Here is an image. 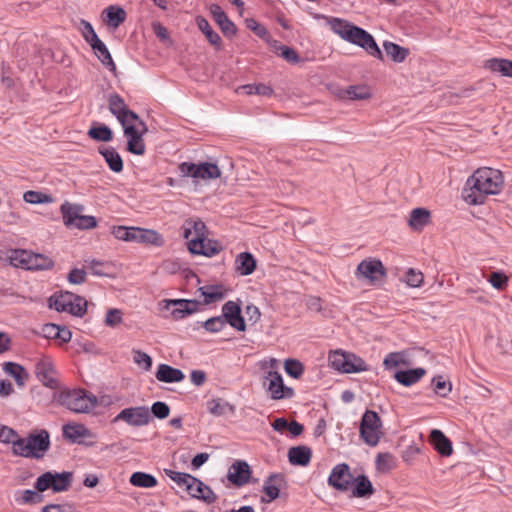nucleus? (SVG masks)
<instances>
[{"mask_svg": "<svg viewBox=\"0 0 512 512\" xmlns=\"http://www.w3.org/2000/svg\"><path fill=\"white\" fill-rule=\"evenodd\" d=\"M37 490H23L19 496L15 497V500L19 504H37L42 501L43 497L38 493Z\"/></svg>", "mask_w": 512, "mask_h": 512, "instance_id": "obj_52", "label": "nucleus"}, {"mask_svg": "<svg viewBox=\"0 0 512 512\" xmlns=\"http://www.w3.org/2000/svg\"><path fill=\"white\" fill-rule=\"evenodd\" d=\"M136 233L135 242L137 243L152 244L155 246H162L164 243L163 237L155 230L138 227Z\"/></svg>", "mask_w": 512, "mask_h": 512, "instance_id": "obj_40", "label": "nucleus"}, {"mask_svg": "<svg viewBox=\"0 0 512 512\" xmlns=\"http://www.w3.org/2000/svg\"><path fill=\"white\" fill-rule=\"evenodd\" d=\"M430 443L443 457H448L453 452L451 440L439 429H433L430 433Z\"/></svg>", "mask_w": 512, "mask_h": 512, "instance_id": "obj_27", "label": "nucleus"}, {"mask_svg": "<svg viewBox=\"0 0 512 512\" xmlns=\"http://www.w3.org/2000/svg\"><path fill=\"white\" fill-rule=\"evenodd\" d=\"M129 481L133 486L141 488H153L158 484L155 476L141 471L134 472Z\"/></svg>", "mask_w": 512, "mask_h": 512, "instance_id": "obj_43", "label": "nucleus"}, {"mask_svg": "<svg viewBox=\"0 0 512 512\" xmlns=\"http://www.w3.org/2000/svg\"><path fill=\"white\" fill-rule=\"evenodd\" d=\"M329 361L332 368L343 373H359L367 370L365 361L352 353L335 351L329 356Z\"/></svg>", "mask_w": 512, "mask_h": 512, "instance_id": "obj_9", "label": "nucleus"}, {"mask_svg": "<svg viewBox=\"0 0 512 512\" xmlns=\"http://www.w3.org/2000/svg\"><path fill=\"white\" fill-rule=\"evenodd\" d=\"M342 97L349 100H365L371 97V93L367 86L352 85L344 90Z\"/></svg>", "mask_w": 512, "mask_h": 512, "instance_id": "obj_47", "label": "nucleus"}, {"mask_svg": "<svg viewBox=\"0 0 512 512\" xmlns=\"http://www.w3.org/2000/svg\"><path fill=\"white\" fill-rule=\"evenodd\" d=\"M284 369L294 379H299L304 373V365L297 359H287L284 363Z\"/></svg>", "mask_w": 512, "mask_h": 512, "instance_id": "obj_51", "label": "nucleus"}, {"mask_svg": "<svg viewBox=\"0 0 512 512\" xmlns=\"http://www.w3.org/2000/svg\"><path fill=\"white\" fill-rule=\"evenodd\" d=\"M101 18L109 28L116 29L125 21L126 12L120 6L110 5L102 11Z\"/></svg>", "mask_w": 512, "mask_h": 512, "instance_id": "obj_26", "label": "nucleus"}, {"mask_svg": "<svg viewBox=\"0 0 512 512\" xmlns=\"http://www.w3.org/2000/svg\"><path fill=\"white\" fill-rule=\"evenodd\" d=\"M63 437L71 443H81V438L91 436V432L83 424L68 423L62 427Z\"/></svg>", "mask_w": 512, "mask_h": 512, "instance_id": "obj_28", "label": "nucleus"}, {"mask_svg": "<svg viewBox=\"0 0 512 512\" xmlns=\"http://www.w3.org/2000/svg\"><path fill=\"white\" fill-rule=\"evenodd\" d=\"M386 275L387 273L383 263L376 258H366L362 260L355 271L357 279H364L370 285L380 284Z\"/></svg>", "mask_w": 512, "mask_h": 512, "instance_id": "obj_8", "label": "nucleus"}, {"mask_svg": "<svg viewBox=\"0 0 512 512\" xmlns=\"http://www.w3.org/2000/svg\"><path fill=\"white\" fill-rule=\"evenodd\" d=\"M353 478L349 465L339 463L332 468L328 477V485L338 491L347 492L352 488Z\"/></svg>", "mask_w": 512, "mask_h": 512, "instance_id": "obj_14", "label": "nucleus"}, {"mask_svg": "<svg viewBox=\"0 0 512 512\" xmlns=\"http://www.w3.org/2000/svg\"><path fill=\"white\" fill-rule=\"evenodd\" d=\"M108 108L110 113L114 115L117 120H119V118L123 116L126 111L129 110L124 99L117 93H112L109 95Z\"/></svg>", "mask_w": 512, "mask_h": 512, "instance_id": "obj_44", "label": "nucleus"}, {"mask_svg": "<svg viewBox=\"0 0 512 512\" xmlns=\"http://www.w3.org/2000/svg\"><path fill=\"white\" fill-rule=\"evenodd\" d=\"M189 251L192 254L203 255L206 257H212L217 255L222 247L217 241L207 239V236L203 238H191L188 242Z\"/></svg>", "mask_w": 512, "mask_h": 512, "instance_id": "obj_22", "label": "nucleus"}, {"mask_svg": "<svg viewBox=\"0 0 512 512\" xmlns=\"http://www.w3.org/2000/svg\"><path fill=\"white\" fill-rule=\"evenodd\" d=\"M207 410L214 416H222L229 412H234V407L221 398H214L207 402Z\"/></svg>", "mask_w": 512, "mask_h": 512, "instance_id": "obj_45", "label": "nucleus"}, {"mask_svg": "<svg viewBox=\"0 0 512 512\" xmlns=\"http://www.w3.org/2000/svg\"><path fill=\"white\" fill-rule=\"evenodd\" d=\"M350 490L352 497L364 499L370 498L375 492L372 482L364 474L353 478V485Z\"/></svg>", "mask_w": 512, "mask_h": 512, "instance_id": "obj_25", "label": "nucleus"}, {"mask_svg": "<svg viewBox=\"0 0 512 512\" xmlns=\"http://www.w3.org/2000/svg\"><path fill=\"white\" fill-rule=\"evenodd\" d=\"M280 50V56L285 59L287 62L296 64L300 61V58L297 52L288 46L281 45L278 48Z\"/></svg>", "mask_w": 512, "mask_h": 512, "instance_id": "obj_63", "label": "nucleus"}, {"mask_svg": "<svg viewBox=\"0 0 512 512\" xmlns=\"http://www.w3.org/2000/svg\"><path fill=\"white\" fill-rule=\"evenodd\" d=\"M312 458V450L305 445L291 447L288 451V460L292 465L307 466Z\"/></svg>", "mask_w": 512, "mask_h": 512, "instance_id": "obj_30", "label": "nucleus"}, {"mask_svg": "<svg viewBox=\"0 0 512 512\" xmlns=\"http://www.w3.org/2000/svg\"><path fill=\"white\" fill-rule=\"evenodd\" d=\"M73 482V473L64 471L61 473L47 471L40 475L35 482V489L44 492L51 489L55 493L69 490Z\"/></svg>", "mask_w": 512, "mask_h": 512, "instance_id": "obj_6", "label": "nucleus"}, {"mask_svg": "<svg viewBox=\"0 0 512 512\" xmlns=\"http://www.w3.org/2000/svg\"><path fill=\"white\" fill-rule=\"evenodd\" d=\"M508 277L500 271L492 272L488 278V282L497 290H504L508 285Z\"/></svg>", "mask_w": 512, "mask_h": 512, "instance_id": "obj_57", "label": "nucleus"}, {"mask_svg": "<svg viewBox=\"0 0 512 512\" xmlns=\"http://www.w3.org/2000/svg\"><path fill=\"white\" fill-rule=\"evenodd\" d=\"M119 123L121 124L123 131H125V127H140V121H142L137 113L132 110H128L124 113L123 116L119 118Z\"/></svg>", "mask_w": 512, "mask_h": 512, "instance_id": "obj_56", "label": "nucleus"}, {"mask_svg": "<svg viewBox=\"0 0 512 512\" xmlns=\"http://www.w3.org/2000/svg\"><path fill=\"white\" fill-rule=\"evenodd\" d=\"M235 269L242 276L252 274L256 269V259L250 252H242L235 259Z\"/></svg>", "mask_w": 512, "mask_h": 512, "instance_id": "obj_34", "label": "nucleus"}, {"mask_svg": "<svg viewBox=\"0 0 512 512\" xmlns=\"http://www.w3.org/2000/svg\"><path fill=\"white\" fill-rule=\"evenodd\" d=\"M140 127H125L123 131L124 136L127 138V151L142 156L146 152V146L143 140V135L147 133L148 128L144 121H140Z\"/></svg>", "mask_w": 512, "mask_h": 512, "instance_id": "obj_15", "label": "nucleus"}, {"mask_svg": "<svg viewBox=\"0 0 512 512\" xmlns=\"http://www.w3.org/2000/svg\"><path fill=\"white\" fill-rule=\"evenodd\" d=\"M99 153L104 157L105 162L111 171L115 173H120L123 171V160L115 148H100Z\"/></svg>", "mask_w": 512, "mask_h": 512, "instance_id": "obj_38", "label": "nucleus"}, {"mask_svg": "<svg viewBox=\"0 0 512 512\" xmlns=\"http://www.w3.org/2000/svg\"><path fill=\"white\" fill-rule=\"evenodd\" d=\"M49 307L58 312H67L76 317H83L87 311L85 298L72 292L55 293L49 298Z\"/></svg>", "mask_w": 512, "mask_h": 512, "instance_id": "obj_4", "label": "nucleus"}, {"mask_svg": "<svg viewBox=\"0 0 512 512\" xmlns=\"http://www.w3.org/2000/svg\"><path fill=\"white\" fill-rule=\"evenodd\" d=\"M361 439L371 447L377 446L382 432V421L378 413L373 410H366L362 415L359 427Z\"/></svg>", "mask_w": 512, "mask_h": 512, "instance_id": "obj_7", "label": "nucleus"}, {"mask_svg": "<svg viewBox=\"0 0 512 512\" xmlns=\"http://www.w3.org/2000/svg\"><path fill=\"white\" fill-rule=\"evenodd\" d=\"M50 448V435L45 429L30 433L13 443V454L25 458H42Z\"/></svg>", "mask_w": 512, "mask_h": 512, "instance_id": "obj_2", "label": "nucleus"}, {"mask_svg": "<svg viewBox=\"0 0 512 512\" xmlns=\"http://www.w3.org/2000/svg\"><path fill=\"white\" fill-rule=\"evenodd\" d=\"M24 201L30 204H42L52 202V197L48 194L38 191H27L23 195Z\"/></svg>", "mask_w": 512, "mask_h": 512, "instance_id": "obj_54", "label": "nucleus"}, {"mask_svg": "<svg viewBox=\"0 0 512 512\" xmlns=\"http://www.w3.org/2000/svg\"><path fill=\"white\" fill-rule=\"evenodd\" d=\"M3 370L6 374L13 377L16 381V384L20 387L25 385V382L29 377L25 368L22 365L15 362L4 363Z\"/></svg>", "mask_w": 512, "mask_h": 512, "instance_id": "obj_39", "label": "nucleus"}, {"mask_svg": "<svg viewBox=\"0 0 512 512\" xmlns=\"http://www.w3.org/2000/svg\"><path fill=\"white\" fill-rule=\"evenodd\" d=\"M485 67L502 76L512 77V61L503 58H491L486 61Z\"/></svg>", "mask_w": 512, "mask_h": 512, "instance_id": "obj_41", "label": "nucleus"}, {"mask_svg": "<svg viewBox=\"0 0 512 512\" xmlns=\"http://www.w3.org/2000/svg\"><path fill=\"white\" fill-rule=\"evenodd\" d=\"M423 274L413 268H409L405 273V281L410 287H419L423 283Z\"/></svg>", "mask_w": 512, "mask_h": 512, "instance_id": "obj_59", "label": "nucleus"}, {"mask_svg": "<svg viewBox=\"0 0 512 512\" xmlns=\"http://www.w3.org/2000/svg\"><path fill=\"white\" fill-rule=\"evenodd\" d=\"M83 210H84V207L82 205L72 204L68 201H65L60 206V211H61L63 222H64L65 226L72 227L76 223L79 215L81 214V212Z\"/></svg>", "mask_w": 512, "mask_h": 512, "instance_id": "obj_37", "label": "nucleus"}, {"mask_svg": "<svg viewBox=\"0 0 512 512\" xmlns=\"http://www.w3.org/2000/svg\"><path fill=\"white\" fill-rule=\"evenodd\" d=\"M11 264L26 270H50L54 266V261L40 253L16 249L10 256Z\"/></svg>", "mask_w": 512, "mask_h": 512, "instance_id": "obj_5", "label": "nucleus"}, {"mask_svg": "<svg viewBox=\"0 0 512 512\" xmlns=\"http://www.w3.org/2000/svg\"><path fill=\"white\" fill-rule=\"evenodd\" d=\"M173 306L174 308L171 310V315L174 319L179 320L183 319L188 315H191L198 311L200 303L197 300H187V299H171L166 300V309H170Z\"/></svg>", "mask_w": 512, "mask_h": 512, "instance_id": "obj_20", "label": "nucleus"}, {"mask_svg": "<svg viewBox=\"0 0 512 512\" xmlns=\"http://www.w3.org/2000/svg\"><path fill=\"white\" fill-rule=\"evenodd\" d=\"M376 469L380 472H389L395 468V458L389 452L378 453L375 459Z\"/></svg>", "mask_w": 512, "mask_h": 512, "instance_id": "obj_49", "label": "nucleus"}, {"mask_svg": "<svg viewBox=\"0 0 512 512\" xmlns=\"http://www.w3.org/2000/svg\"><path fill=\"white\" fill-rule=\"evenodd\" d=\"M263 387L272 400L290 399L295 395L294 389L285 386L282 375L275 370H269L264 374Z\"/></svg>", "mask_w": 512, "mask_h": 512, "instance_id": "obj_10", "label": "nucleus"}, {"mask_svg": "<svg viewBox=\"0 0 512 512\" xmlns=\"http://www.w3.org/2000/svg\"><path fill=\"white\" fill-rule=\"evenodd\" d=\"M284 483V476L280 473L269 475L263 485V491L266 497H262L261 501L270 503L279 497L280 487Z\"/></svg>", "mask_w": 512, "mask_h": 512, "instance_id": "obj_24", "label": "nucleus"}, {"mask_svg": "<svg viewBox=\"0 0 512 512\" xmlns=\"http://www.w3.org/2000/svg\"><path fill=\"white\" fill-rule=\"evenodd\" d=\"M199 291L203 295L204 302L206 304H211L213 302L222 300L225 297V293L222 291V286L220 285L203 286L199 289Z\"/></svg>", "mask_w": 512, "mask_h": 512, "instance_id": "obj_46", "label": "nucleus"}, {"mask_svg": "<svg viewBox=\"0 0 512 512\" xmlns=\"http://www.w3.org/2000/svg\"><path fill=\"white\" fill-rule=\"evenodd\" d=\"M136 231H138V227L114 226L112 234L118 240L135 242Z\"/></svg>", "mask_w": 512, "mask_h": 512, "instance_id": "obj_50", "label": "nucleus"}, {"mask_svg": "<svg viewBox=\"0 0 512 512\" xmlns=\"http://www.w3.org/2000/svg\"><path fill=\"white\" fill-rule=\"evenodd\" d=\"M178 168L182 176L194 179L212 180L221 176L219 167L214 163L202 162L195 164L192 162H182Z\"/></svg>", "mask_w": 512, "mask_h": 512, "instance_id": "obj_11", "label": "nucleus"}, {"mask_svg": "<svg viewBox=\"0 0 512 512\" xmlns=\"http://www.w3.org/2000/svg\"><path fill=\"white\" fill-rule=\"evenodd\" d=\"M97 226V220L94 216L79 215L76 223L72 226L81 230L92 229Z\"/></svg>", "mask_w": 512, "mask_h": 512, "instance_id": "obj_61", "label": "nucleus"}, {"mask_svg": "<svg viewBox=\"0 0 512 512\" xmlns=\"http://www.w3.org/2000/svg\"><path fill=\"white\" fill-rule=\"evenodd\" d=\"M383 49L388 58L395 63H402L410 54V50L394 42L384 41Z\"/></svg>", "mask_w": 512, "mask_h": 512, "instance_id": "obj_36", "label": "nucleus"}, {"mask_svg": "<svg viewBox=\"0 0 512 512\" xmlns=\"http://www.w3.org/2000/svg\"><path fill=\"white\" fill-rule=\"evenodd\" d=\"M322 28L330 29L332 32H366L361 27L355 26L350 22L336 17H329L317 14L314 17Z\"/></svg>", "mask_w": 512, "mask_h": 512, "instance_id": "obj_19", "label": "nucleus"}, {"mask_svg": "<svg viewBox=\"0 0 512 512\" xmlns=\"http://www.w3.org/2000/svg\"><path fill=\"white\" fill-rule=\"evenodd\" d=\"M251 468L244 460H236L228 469L227 479L237 487L249 483L251 478Z\"/></svg>", "mask_w": 512, "mask_h": 512, "instance_id": "obj_21", "label": "nucleus"}, {"mask_svg": "<svg viewBox=\"0 0 512 512\" xmlns=\"http://www.w3.org/2000/svg\"><path fill=\"white\" fill-rule=\"evenodd\" d=\"M36 378L47 388L56 390L60 388L58 372L53 360L49 356H42L36 361L34 367Z\"/></svg>", "mask_w": 512, "mask_h": 512, "instance_id": "obj_12", "label": "nucleus"}, {"mask_svg": "<svg viewBox=\"0 0 512 512\" xmlns=\"http://www.w3.org/2000/svg\"><path fill=\"white\" fill-rule=\"evenodd\" d=\"M150 415L152 414L154 417L158 419H165L170 414V407L167 403L162 401H156L152 404Z\"/></svg>", "mask_w": 512, "mask_h": 512, "instance_id": "obj_58", "label": "nucleus"}, {"mask_svg": "<svg viewBox=\"0 0 512 512\" xmlns=\"http://www.w3.org/2000/svg\"><path fill=\"white\" fill-rule=\"evenodd\" d=\"M133 361L135 364H137L139 367H141L145 371H149L152 367V358L145 352L133 349Z\"/></svg>", "mask_w": 512, "mask_h": 512, "instance_id": "obj_55", "label": "nucleus"}, {"mask_svg": "<svg viewBox=\"0 0 512 512\" xmlns=\"http://www.w3.org/2000/svg\"><path fill=\"white\" fill-rule=\"evenodd\" d=\"M209 11L222 32H235L234 23L228 18L225 11L218 4H211Z\"/></svg>", "mask_w": 512, "mask_h": 512, "instance_id": "obj_35", "label": "nucleus"}, {"mask_svg": "<svg viewBox=\"0 0 512 512\" xmlns=\"http://www.w3.org/2000/svg\"><path fill=\"white\" fill-rule=\"evenodd\" d=\"M87 135L91 139L101 142H109L113 139L112 130L102 123H94L88 130Z\"/></svg>", "mask_w": 512, "mask_h": 512, "instance_id": "obj_42", "label": "nucleus"}, {"mask_svg": "<svg viewBox=\"0 0 512 512\" xmlns=\"http://www.w3.org/2000/svg\"><path fill=\"white\" fill-rule=\"evenodd\" d=\"M222 317L225 324L228 323L237 331L243 332L246 330V324L243 316L241 315L240 304L234 301H227L222 306Z\"/></svg>", "mask_w": 512, "mask_h": 512, "instance_id": "obj_18", "label": "nucleus"}, {"mask_svg": "<svg viewBox=\"0 0 512 512\" xmlns=\"http://www.w3.org/2000/svg\"><path fill=\"white\" fill-rule=\"evenodd\" d=\"M187 492L193 498L202 500L207 504H212L217 500V495L213 490L196 477L194 481H191V484L187 485Z\"/></svg>", "mask_w": 512, "mask_h": 512, "instance_id": "obj_23", "label": "nucleus"}, {"mask_svg": "<svg viewBox=\"0 0 512 512\" xmlns=\"http://www.w3.org/2000/svg\"><path fill=\"white\" fill-rule=\"evenodd\" d=\"M426 374V370L422 367L409 369V370H400L397 371L394 375V378L398 383L403 386L409 387L419 382L420 379Z\"/></svg>", "mask_w": 512, "mask_h": 512, "instance_id": "obj_33", "label": "nucleus"}, {"mask_svg": "<svg viewBox=\"0 0 512 512\" xmlns=\"http://www.w3.org/2000/svg\"><path fill=\"white\" fill-rule=\"evenodd\" d=\"M85 40L91 45L95 55L110 71H116V65L105 43L98 37V34H83Z\"/></svg>", "mask_w": 512, "mask_h": 512, "instance_id": "obj_17", "label": "nucleus"}, {"mask_svg": "<svg viewBox=\"0 0 512 512\" xmlns=\"http://www.w3.org/2000/svg\"><path fill=\"white\" fill-rule=\"evenodd\" d=\"M156 378L164 383H177L185 378L184 373L168 364H160L156 372Z\"/></svg>", "mask_w": 512, "mask_h": 512, "instance_id": "obj_31", "label": "nucleus"}, {"mask_svg": "<svg viewBox=\"0 0 512 512\" xmlns=\"http://www.w3.org/2000/svg\"><path fill=\"white\" fill-rule=\"evenodd\" d=\"M431 385L435 394L442 398H446L452 391V384L450 381L445 380L442 375H437L432 378Z\"/></svg>", "mask_w": 512, "mask_h": 512, "instance_id": "obj_48", "label": "nucleus"}, {"mask_svg": "<svg viewBox=\"0 0 512 512\" xmlns=\"http://www.w3.org/2000/svg\"><path fill=\"white\" fill-rule=\"evenodd\" d=\"M122 312L119 309L112 308L106 313L105 324L109 327H114L122 323Z\"/></svg>", "mask_w": 512, "mask_h": 512, "instance_id": "obj_62", "label": "nucleus"}, {"mask_svg": "<svg viewBox=\"0 0 512 512\" xmlns=\"http://www.w3.org/2000/svg\"><path fill=\"white\" fill-rule=\"evenodd\" d=\"M182 235L190 241L191 238H203L207 236V227L200 219L186 220L183 227Z\"/></svg>", "mask_w": 512, "mask_h": 512, "instance_id": "obj_29", "label": "nucleus"}, {"mask_svg": "<svg viewBox=\"0 0 512 512\" xmlns=\"http://www.w3.org/2000/svg\"><path fill=\"white\" fill-rule=\"evenodd\" d=\"M152 416L146 406L129 407L121 410L112 420V423L123 421L130 426L141 427L149 424Z\"/></svg>", "mask_w": 512, "mask_h": 512, "instance_id": "obj_13", "label": "nucleus"}, {"mask_svg": "<svg viewBox=\"0 0 512 512\" xmlns=\"http://www.w3.org/2000/svg\"><path fill=\"white\" fill-rule=\"evenodd\" d=\"M504 187V176L498 169L480 167L466 180L462 198L469 205H483L490 195H498Z\"/></svg>", "mask_w": 512, "mask_h": 512, "instance_id": "obj_1", "label": "nucleus"}, {"mask_svg": "<svg viewBox=\"0 0 512 512\" xmlns=\"http://www.w3.org/2000/svg\"><path fill=\"white\" fill-rule=\"evenodd\" d=\"M21 439L17 432L12 428L4 426L0 431V440L4 443H16L17 440Z\"/></svg>", "mask_w": 512, "mask_h": 512, "instance_id": "obj_64", "label": "nucleus"}, {"mask_svg": "<svg viewBox=\"0 0 512 512\" xmlns=\"http://www.w3.org/2000/svg\"><path fill=\"white\" fill-rule=\"evenodd\" d=\"M203 327L211 333L220 332L225 327V320L222 316L212 317L203 323Z\"/></svg>", "mask_w": 512, "mask_h": 512, "instance_id": "obj_60", "label": "nucleus"}, {"mask_svg": "<svg viewBox=\"0 0 512 512\" xmlns=\"http://www.w3.org/2000/svg\"><path fill=\"white\" fill-rule=\"evenodd\" d=\"M431 222V213L425 208H415L410 212L408 224L414 231H421Z\"/></svg>", "mask_w": 512, "mask_h": 512, "instance_id": "obj_32", "label": "nucleus"}, {"mask_svg": "<svg viewBox=\"0 0 512 512\" xmlns=\"http://www.w3.org/2000/svg\"><path fill=\"white\" fill-rule=\"evenodd\" d=\"M165 474L179 486H184L187 490V485L191 484V481L195 480V477L183 472L174 471L171 469H165Z\"/></svg>", "mask_w": 512, "mask_h": 512, "instance_id": "obj_53", "label": "nucleus"}, {"mask_svg": "<svg viewBox=\"0 0 512 512\" xmlns=\"http://www.w3.org/2000/svg\"><path fill=\"white\" fill-rule=\"evenodd\" d=\"M343 40L365 49L371 56L383 60V53L372 34H339Z\"/></svg>", "mask_w": 512, "mask_h": 512, "instance_id": "obj_16", "label": "nucleus"}, {"mask_svg": "<svg viewBox=\"0 0 512 512\" xmlns=\"http://www.w3.org/2000/svg\"><path fill=\"white\" fill-rule=\"evenodd\" d=\"M54 400L75 413H89L97 405V398L83 389H63L54 395Z\"/></svg>", "mask_w": 512, "mask_h": 512, "instance_id": "obj_3", "label": "nucleus"}]
</instances>
